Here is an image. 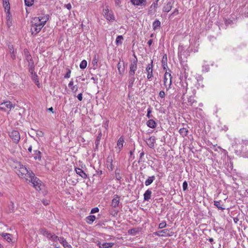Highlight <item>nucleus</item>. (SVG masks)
Wrapping results in <instances>:
<instances>
[{"mask_svg": "<svg viewBox=\"0 0 248 248\" xmlns=\"http://www.w3.org/2000/svg\"><path fill=\"white\" fill-rule=\"evenodd\" d=\"M31 23V31L32 34L36 35L38 33L44 26V22L43 23L40 22V19L38 17H34Z\"/></svg>", "mask_w": 248, "mask_h": 248, "instance_id": "obj_1", "label": "nucleus"}, {"mask_svg": "<svg viewBox=\"0 0 248 248\" xmlns=\"http://www.w3.org/2000/svg\"><path fill=\"white\" fill-rule=\"evenodd\" d=\"M40 232L42 234L46 236L49 239H51L53 241H55L58 239V237L54 234L51 233L45 228H42L40 230Z\"/></svg>", "mask_w": 248, "mask_h": 248, "instance_id": "obj_2", "label": "nucleus"}, {"mask_svg": "<svg viewBox=\"0 0 248 248\" xmlns=\"http://www.w3.org/2000/svg\"><path fill=\"white\" fill-rule=\"evenodd\" d=\"M9 136L12 139L13 142L18 143L20 139V135L17 130H13L9 132Z\"/></svg>", "mask_w": 248, "mask_h": 248, "instance_id": "obj_3", "label": "nucleus"}, {"mask_svg": "<svg viewBox=\"0 0 248 248\" xmlns=\"http://www.w3.org/2000/svg\"><path fill=\"white\" fill-rule=\"evenodd\" d=\"M29 177L31 178V182L32 183L33 186L35 187L36 189H38L37 187L39 188V185L40 184L41 182L39 179L35 177L34 174L32 172L29 173Z\"/></svg>", "mask_w": 248, "mask_h": 248, "instance_id": "obj_4", "label": "nucleus"}, {"mask_svg": "<svg viewBox=\"0 0 248 248\" xmlns=\"http://www.w3.org/2000/svg\"><path fill=\"white\" fill-rule=\"evenodd\" d=\"M14 107L15 105H13L10 101H5L0 104V109L3 111H6L7 109L10 110Z\"/></svg>", "mask_w": 248, "mask_h": 248, "instance_id": "obj_5", "label": "nucleus"}, {"mask_svg": "<svg viewBox=\"0 0 248 248\" xmlns=\"http://www.w3.org/2000/svg\"><path fill=\"white\" fill-rule=\"evenodd\" d=\"M137 69V61H134L130 63V70L129 71V76L132 77L134 76L135 71Z\"/></svg>", "mask_w": 248, "mask_h": 248, "instance_id": "obj_6", "label": "nucleus"}, {"mask_svg": "<svg viewBox=\"0 0 248 248\" xmlns=\"http://www.w3.org/2000/svg\"><path fill=\"white\" fill-rule=\"evenodd\" d=\"M23 51L25 59L28 62V64L34 63V62L32 59V56H31L29 50L25 48L24 49Z\"/></svg>", "mask_w": 248, "mask_h": 248, "instance_id": "obj_7", "label": "nucleus"}, {"mask_svg": "<svg viewBox=\"0 0 248 248\" xmlns=\"http://www.w3.org/2000/svg\"><path fill=\"white\" fill-rule=\"evenodd\" d=\"M153 60H151V63L148 64L146 67V70L147 73V78L150 79L153 77Z\"/></svg>", "mask_w": 248, "mask_h": 248, "instance_id": "obj_8", "label": "nucleus"}, {"mask_svg": "<svg viewBox=\"0 0 248 248\" xmlns=\"http://www.w3.org/2000/svg\"><path fill=\"white\" fill-rule=\"evenodd\" d=\"M103 13L104 14V16L107 20L109 21H113L115 20L113 15L109 12L108 8L104 9Z\"/></svg>", "mask_w": 248, "mask_h": 248, "instance_id": "obj_9", "label": "nucleus"}, {"mask_svg": "<svg viewBox=\"0 0 248 248\" xmlns=\"http://www.w3.org/2000/svg\"><path fill=\"white\" fill-rule=\"evenodd\" d=\"M120 196L117 195H115V197L112 199L111 202V205L114 208H116L118 206L120 202Z\"/></svg>", "mask_w": 248, "mask_h": 248, "instance_id": "obj_10", "label": "nucleus"}, {"mask_svg": "<svg viewBox=\"0 0 248 248\" xmlns=\"http://www.w3.org/2000/svg\"><path fill=\"white\" fill-rule=\"evenodd\" d=\"M146 143L150 148L154 147V143L155 142V137L152 136L146 140Z\"/></svg>", "mask_w": 248, "mask_h": 248, "instance_id": "obj_11", "label": "nucleus"}, {"mask_svg": "<svg viewBox=\"0 0 248 248\" xmlns=\"http://www.w3.org/2000/svg\"><path fill=\"white\" fill-rule=\"evenodd\" d=\"M75 170L77 174H78L82 178L86 179L87 178V175L82 169L78 168H76Z\"/></svg>", "mask_w": 248, "mask_h": 248, "instance_id": "obj_12", "label": "nucleus"}, {"mask_svg": "<svg viewBox=\"0 0 248 248\" xmlns=\"http://www.w3.org/2000/svg\"><path fill=\"white\" fill-rule=\"evenodd\" d=\"M8 48L9 49V52L11 54V58L13 60H15L16 58V52L15 51V50L14 49L13 46L11 44H9L8 45Z\"/></svg>", "mask_w": 248, "mask_h": 248, "instance_id": "obj_13", "label": "nucleus"}, {"mask_svg": "<svg viewBox=\"0 0 248 248\" xmlns=\"http://www.w3.org/2000/svg\"><path fill=\"white\" fill-rule=\"evenodd\" d=\"M33 155L35 160H38L39 161L41 160V153L40 151L37 150H34Z\"/></svg>", "mask_w": 248, "mask_h": 248, "instance_id": "obj_14", "label": "nucleus"}, {"mask_svg": "<svg viewBox=\"0 0 248 248\" xmlns=\"http://www.w3.org/2000/svg\"><path fill=\"white\" fill-rule=\"evenodd\" d=\"M124 143V139L123 137H121L117 143V147L119 148V152L121 151L122 148L123 147V144Z\"/></svg>", "mask_w": 248, "mask_h": 248, "instance_id": "obj_15", "label": "nucleus"}, {"mask_svg": "<svg viewBox=\"0 0 248 248\" xmlns=\"http://www.w3.org/2000/svg\"><path fill=\"white\" fill-rule=\"evenodd\" d=\"M7 22L6 24L8 28H10L12 25V15L10 13V12H7Z\"/></svg>", "mask_w": 248, "mask_h": 248, "instance_id": "obj_16", "label": "nucleus"}, {"mask_svg": "<svg viewBox=\"0 0 248 248\" xmlns=\"http://www.w3.org/2000/svg\"><path fill=\"white\" fill-rule=\"evenodd\" d=\"M146 1V0H130L132 4L136 6L140 5L145 2Z\"/></svg>", "mask_w": 248, "mask_h": 248, "instance_id": "obj_17", "label": "nucleus"}, {"mask_svg": "<svg viewBox=\"0 0 248 248\" xmlns=\"http://www.w3.org/2000/svg\"><path fill=\"white\" fill-rule=\"evenodd\" d=\"M96 217L93 215H90L86 217V221L87 223L91 224L95 219Z\"/></svg>", "mask_w": 248, "mask_h": 248, "instance_id": "obj_18", "label": "nucleus"}, {"mask_svg": "<svg viewBox=\"0 0 248 248\" xmlns=\"http://www.w3.org/2000/svg\"><path fill=\"white\" fill-rule=\"evenodd\" d=\"M179 132L180 135L183 137H185L187 135V134L188 132V130L187 128L184 127V128H180Z\"/></svg>", "mask_w": 248, "mask_h": 248, "instance_id": "obj_19", "label": "nucleus"}, {"mask_svg": "<svg viewBox=\"0 0 248 248\" xmlns=\"http://www.w3.org/2000/svg\"><path fill=\"white\" fill-rule=\"evenodd\" d=\"M152 191L150 189L147 190L144 194V200L148 201L151 198Z\"/></svg>", "mask_w": 248, "mask_h": 248, "instance_id": "obj_20", "label": "nucleus"}, {"mask_svg": "<svg viewBox=\"0 0 248 248\" xmlns=\"http://www.w3.org/2000/svg\"><path fill=\"white\" fill-rule=\"evenodd\" d=\"M19 171L22 174L28 175V176H29V173H31L27 168L23 165L20 167Z\"/></svg>", "mask_w": 248, "mask_h": 248, "instance_id": "obj_21", "label": "nucleus"}, {"mask_svg": "<svg viewBox=\"0 0 248 248\" xmlns=\"http://www.w3.org/2000/svg\"><path fill=\"white\" fill-rule=\"evenodd\" d=\"M161 62L164 69H165L166 67H167V57L166 54L163 56Z\"/></svg>", "mask_w": 248, "mask_h": 248, "instance_id": "obj_22", "label": "nucleus"}, {"mask_svg": "<svg viewBox=\"0 0 248 248\" xmlns=\"http://www.w3.org/2000/svg\"><path fill=\"white\" fill-rule=\"evenodd\" d=\"M135 78L134 76L132 77H129V79L128 80V87L129 88H132L133 86V83L135 81Z\"/></svg>", "mask_w": 248, "mask_h": 248, "instance_id": "obj_23", "label": "nucleus"}, {"mask_svg": "<svg viewBox=\"0 0 248 248\" xmlns=\"http://www.w3.org/2000/svg\"><path fill=\"white\" fill-rule=\"evenodd\" d=\"M168 232V230L164 229L162 231L156 232V235L161 236H166V234H167Z\"/></svg>", "mask_w": 248, "mask_h": 248, "instance_id": "obj_24", "label": "nucleus"}, {"mask_svg": "<svg viewBox=\"0 0 248 248\" xmlns=\"http://www.w3.org/2000/svg\"><path fill=\"white\" fill-rule=\"evenodd\" d=\"M172 4L170 2H168L167 4L164 6L163 11L165 12H169L171 9Z\"/></svg>", "mask_w": 248, "mask_h": 248, "instance_id": "obj_25", "label": "nucleus"}, {"mask_svg": "<svg viewBox=\"0 0 248 248\" xmlns=\"http://www.w3.org/2000/svg\"><path fill=\"white\" fill-rule=\"evenodd\" d=\"M3 5L5 10H7L8 12H9L10 6L8 0H3Z\"/></svg>", "mask_w": 248, "mask_h": 248, "instance_id": "obj_26", "label": "nucleus"}, {"mask_svg": "<svg viewBox=\"0 0 248 248\" xmlns=\"http://www.w3.org/2000/svg\"><path fill=\"white\" fill-rule=\"evenodd\" d=\"M124 40V38L122 35H119L117 37L115 41V43L117 46L122 44V41Z\"/></svg>", "mask_w": 248, "mask_h": 248, "instance_id": "obj_27", "label": "nucleus"}, {"mask_svg": "<svg viewBox=\"0 0 248 248\" xmlns=\"http://www.w3.org/2000/svg\"><path fill=\"white\" fill-rule=\"evenodd\" d=\"M2 236L4 238V239L6 240L8 242H10L12 241L11 238V234L9 233H3L1 234Z\"/></svg>", "mask_w": 248, "mask_h": 248, "instance_id": "obj_28", "label": "nucleus"}, {"mask_svg": "<svg viewBox=\"0 0 248 248\" xmlns=\"http://www.w3.org/2000/svg\"><path fill=\"white\" fill-rule=\"evenodd\" d=\"M39 19H40V22L42 23L44 22V25L46 24L47 21L49 19V15H46L44 17L39 16Z\"/></svg>", "mask_w": 248, "mask_h": 248, "instance_id": "obj_29", "label": "nucleus"}, {"mask_svg": "<svg viewBox=\"0 0 248 248\" xmlns=\"http://www.w3.org/2000/svg\"><path fill=\"white\" fill-rule=\"evenodd\" d=\"M214 205L219 209L221 210H223L225 209L224 208H223L221 205V201H214Z\"/></svg>", "mask_w": 248, "mask_h": 248, "instance_id": "obj_30", "label": "nucleus"}, {"mask_svg": "<svg viewBox=\"0 0 248 248\" xmlns=\"http://www.w3.org/2000/svg\"><path fill=\"white\" fill-rule=\"evenodd\" d=\"M139 232V229L133 228L128 231V233L131 235H135Z\"/></svg>", "mask_w": 248, "mask_h": 248, "instance_id": "obj_31", "label": "nucleus"}, {"mask_svg": "<svg viewBox=\"0 0 248 248\" xmlns=\"http://www.w3.org/2000/svg\"><path fill=\"white\" fill-rule=\"evenodd\" d=\"M147 125L149 127L155 128V121L153 119L149 120L147 122Z\"/></svg>", "mask_w": 248, "mask_h": 248, "instance_id": "obj_32", "label": "nucleus"}, {"mask_svg": "<svg viewBox=\"0 0 248 248\" xmlns=\"http://www.w3.org/2000/svg\"><path fill=\"white\" fill-rule=\"evenodd\" d=\"M114 243H111V242H105V243H104L102 244V248H111L114 245Z\"/></svg>", "mask_w": 248, "mask_h": 248, "instance_id": "obj_33", "label": "nucleus"}, {"mask_svg": "<svg viewBox=\"0 0 248 248\" xmlns=\"http://www.w3.org/2000/svg\"><path fill=\"white\" fill-rule=\"evenodd\" d=\"M154 176H152L151 177H149L145 182V184L146 186L150 185L154 181Z\"/></svg>", "mask_w": 248, "mask_h": 248, "instance_id": "obj_34", "label": "nucleus"}, {"mask_svg": "<svg viewBox=\"0 0 248 248\" xmlns=\"http://www.w3.org/2000/svg\"><path fill=\"white\" fill-rule=\"evenodd\" d=\"M87 65V62L86 60H84L81 61V62L80 63L79 67L81 69H85Z\"/></svg>", "mask_w": 248, "mask_h": 248, "instance_id": "obj_35", "label": "nucleus"}, {"mask_svg": "<svg viewBox=\"0 0 248 248\" xmlns=\"http://www.w3.org/2000/svg\"><path fill=\"white\" fill-rule=\"evenodd\" d=\"M29 71L31 74H33L34 72L35 65L34 63L28 64Z\"/></svg>", "mask_w": 248, "mask_h": 248, "instance_id": "obj_36", "label": "nucleus"}, {"mask_svg": "<svg viewBox=\"0 0 248 248\" xmlns=\"http://www.w3.org/2000/svg\"><path fill=\"white\" fill-rule=\"evenodd\" d=\"M24 2L26 6L30 7L33 4L34 0H24Z\"/></svg>", "mask_w": 248, "mask_h": 248, "instance_id": "obj_37", "label": "nucleus"}, {"mask_svg": "<svg viewBox=\"0 0 248 248\" xmlns=\"http://www.w3.org/2000/svg\"><path fill=\"white\" fill-rule=\"evenodd\" d=\"M9 209L10 212H13L14 211V204L12 202H10L9 205Z\"/></svg>", "mask_w": 248, "mask_h": 248, "instance_id": "obj_38", "label": "nucleus"}, {"mask_svg": "<svg viewBox=\"0 0 248 248\" xmlns=\"http://www.w3.org/2000/svg\"><path fill=\"white\" fill-rule=\"evenodd\" d=\"M224 22L226 26H228L229 25H231L232 24V20L230 19H224Z\"/></svg>", "mask_w": 248, "mask_h": 248, "instance_id": "obj_39", "label": "nucleus"}, {"mask_svg": "<svg viewBox=\"0 0 248 248\" xmlns=\"http://www.w3.org/2000/svg\"><path fill=\"white\" fill-rule=\"evenodd\" d=\"M101 136L102 135L101 134H100L99 136L97 137L96 139L95 143L96 146H97L99 144Z\"/></svg>", "mask_w": 248, "mask_h": 248, "instance_id": "obj_40", "label": "nucleus"}, {"mask_svg": "<svg viewBox=\"0 0 248 248\" xmlns=\"http://www.w3.org/2000/svg\"><path fill=\"white\" fill-rule=\"evenodd\" d=\"M37 78V75L35 74V73H34V77H33V79L35 80V83L37 85V86L38 87H40V86H39V85H40L39 82V80H38V78Z\"/></svg>", "mask_w": 248, "mask_h": 248, "instance_id": "obj_41", "label": "nucleus"}, {"mask_svg": "<svg viewBox=\"0 0 248 248\" xmlns=\"http://www.w3.org/2000/svg\"><path fill=\"white\" fill-rule=\"evenodd\" d=\"M71 72V70L69 69H67V73L65 74L64 78H69L70 77Z\"/></svg>", "mask_w": 248, "mask_h": 248, "instance_id": "obj_42", "label": "nucleus"}, {"mask_svg": "<svg viewBox=\"0 0 248 248\" xmlns=\"http://www.w3.org/2000/svg\"><path fill=\"white\" fill-rule=\"evenodd\" d=\"M187 183L186 181H184L183 183V189L184 191L186 190L187 189Z\"/></svg>", "mask_w": 248, "mask_h": 248, "instance_id": "obj_43", "label": "nucleus"}, {"mask_svg": "<svg viewBox=\"0 0 248 248\" xmlns=\"http://www.w3.org/2000/svg\"><path fill=\"white\" fill-rule=\"evenodd\" d=\"M64 248H72V246L66 242H64V244L62 245Z\"/></svg>", "mask_w": 248, "mask_h": 248, "instance_id": "obj_44", "label": "nucleus"}, {"mask_svg": "<svg viewBox=\"0 0 248 248\" xmlns=\"http://www.w3.org/2000/svg\"><path fill=\"white\" fill-rule=\"evenodd\" d=\"M99 208L98 207H95L91 210V213L94 214L99 212Z\"/></svg>", "mask_w": 248, "mask_h": 248, "instance_id": "obj_45", "label": "nucleus"}, {"mask_svg": "<svg viewBox=\"0 0 248 248\" xmlns=\"http://www.w3.org/2000/svg\"><path fill=\"white\" fill-rule=\"evenodd\" d=\"M166 222H162L159 224V228L162 229V228H164L165 227H166Z\"/></svg>", "mask_w": 248, "mask_h": 248, "instance_id": "obj_46", "label": "nucleus"}, {"mask_svg": "<svg viewBox=\"0 0 248 248\" xmlns=\"http://www.w3.org/2000/svg\"><path fill=\"white\" fill-rule=\"evenodd\" d=\"M71 89L72 92L76 93L78 91V87L77 85L73 86V87L71 88Z\"/></svg>", "mask_w": 248, "mask_h": 248, "instance_id": "obj_47", "label": "nucleus"}, {"mask_svg": "<svg viewBox=\"0 0 248 248\" xmlns=\"http://www.w3.org/2000/svg\"><path fill=\"white\" fill-rule=\"evenodd\" d=\"M42 202L45 205H47L49 203V201L46 199H43Z\"/></svg>", "mask_w": 248, "mask_h": 248, "instance_id": "obj_48", "label": "nucleus"}, {"mask_svg": "<svg viewBox=\"0 0 248 248\" xmlns=\"http://www.w3.org/2000/svg\"><path fill=\"white\" fill-rule=\"evenodd\" d=\"M151 112H152V111H151V109L150 108H149L147 110V117L148 118H150L152 117V115H150V113H151Z\"/></svg>", "mask_w": 248, "mask_h": 248, "instance_id": "obj_49", "label": "nucleus"}, {"mask_svg": "<svg viewBox=\"0 0 248 248\" xmlns=\"http://www.w3.org/2000/svg\"><path fill=\"white\" fill-rule=\"evenodd\" d=\"M168 75V73L166 72L164 76V84L166 86H167V83L168 82V79L167 78V75Z\"/></svg>", "mask_w": 248, "mask_h": 248, "instance_id": "obj_50", "label": "nucleus"}, {"mask_svg": "<svg viewBox=\"0 0 248 248\" xmlns=\"http://www.w3.org/2000/svg\"><path fill=\"white\" fill-rule=\"evenodd\" d=\"M159 95L161 98H164L165 95V93L163 91H161L160 92Z\"/></svg>", "mask_w": 248, "mask_h": 248, "instance_id": "obj_51", "label": "nucleus"}, {"mask_svg": "<svg viewBox=\"0 0 248 248\" xmlns=\"http://www.w3.org/2000/svg\"><path fill=\"white\" fill-rule=\"evenodd\" d=\"M57 239L59 240L60 243H61L62 245L64 244V242H66V240L63 237H61L60 239L59 238Z\"/></svg>", "mask_w": 248, "mask_h": 248, "instance_id": "obj_52", "label": "nucleus"}, {"mask_svg": "<svg viewBox=\"0 0 248 248\" xmlns=\"http://www.w3.org/2000/svg\"><path fill=\"white\" fill-rule=\"evenodd\" d=\"M121 63L120 62H119L117 64V68H118L119 72L120 74H121L123 72V71H121Z\"/></svg>", "mask_w": 248, "mask_h": 248, "instance_id": "obj_53", "label": "nucleus"}, {"mask_svg": "<svg viewBox=\"0 0 248 248\" xmlns=\"http://www.w3.org/2000/svg\"><path fill=\"white\" fill-rule=\"evenodd\" d=\"M77 98L79 101H82V93H80L77 95Z\"/></svg>", "mask_w": 248, "mask_h": 248, "instance_id": "obj_54", "label": "nucleus"}, {"mask_svg": "<svg viewBox=\"0 0 248 248\" xmlns=\"http://www.w3.org/2000/svg\"><path fill=\"white\" fill-rule=\"evenodd\" d=\"M64 6L68 10H70L72 8V6L71 5V4L69 3H68L67 4H65L64 5Z\"/></svg>", "mask_w": 248, "mask_h": 248, "instance_id": "obj_55", "label": "nucleus"}, {"mask_svg": "<svg viewBox=\"0 0 248 248\" xmlns=\"http://www.w3.org/2000/svg\"><path fill=\"white\" fill-rule=\"evenodd\" d=\"M174 232H169V231H168V232H167V234H166V236H172L173 234H174Z\"/></svg>", "mask_w": 248, "mask_h": 248, "instance_id": "obj_56", "label": "nucleus"}, {"mask_svg": "<svg viewBox=\"0 0 248 248\" xmlns=\"http://www.w3.org/2000/svg\"><path fill=\"white\" fill-rule=\"evenodd\" d=\"M98 62L97 60L96 59L95 56L94 57V58L93 60V65L97 64Z\"/></svg>", "mask_w": 248, "mask_h": 248, "instance_id": "obj_57", "label": "nucleus"}, {"mask_svg": "<svg viewBox=\"0 0 248 248\" xmlns=\"http://www.w3.org/2000/svg\"><path fill=\"white\" fill-rule=\"evenodd\" d=\"M73 84H74V82H73V79H72V80L70 81V82L69 83V84H68V86H69V87H71V88L72 87H73V86H74V85H73Z\"/></svg>", "mask_w": 248, "mask_h": 248, "instance_id": "obj_58", "label": "nucleus"}, {"mask_svg": "<svg viewBox=\"0 0 248 248\" xmlns=\"http://www.w3.org/2000/svg\"><path fill=\"white\" fill-rule=\"evenodd\" d=\"M169 77H170V80L169 81V86L170 87L171 84V75L170 74H169Z\"/></svg>", "mask_w": 248, "mask_h": 248, "instance_id": "obj_59", "label": "nucleus"}, {"mask_svg": "<svg viewBox=\"0 0 248 248\" xmlns=\"http://www.w3.org/2000/svg\"><path fill=\"white\" fill-rule=\"evenodd\" d=\"M37 135L40 137H42L44 135V133L41 131H39L38 132V133H37Z\"/></svg>", "mask_w": 248, "mask_h": 248, "instance_id": "obj_60", "label": "nucleus"}, {"mask_svg": "<svg viewBox=\"0 0 248 248\" xmlns=\"http://www.w3.org/2000/svg\"><path fill=\"white\" fill-rule=\"evenodd\" d=\"M121 3V0H115V3L116 5H119Z\"/></svg>", "mask_w": 248, "mask_h": 248, "instance_id": "obj_61", "label": "nucleus"}, {"mask_svg": "<svg viewBox=\"0 0 248 248\" xmlns=\"http://www.w3.org/2000/svg\"><path fill=\"white\" fill-rule=\"evenodd\" d=\"M160 24H161L160 22L158 20H156V28L157 27H160Z\"/></svg>", "mask_w": 248, "mask_h": 248, "instance_id": "obj_62", "label": "nucleus"}, {"mask_svg": "<svg viewBox=\"0 0 248 248\" xmlns=\"http://www.w3.org/2000/svg\"><path fill=\"white\" fill-rule=\"evenodd\" d=\"M153 42V39H150V40L148 41L147 44H148V45L149 46H150L152 44Z\"/></svg>", "mask_w": 248, "mask_h": 248, "instance_id": "obj_63", "label": "nucleus"}, {"mask_svg": "<svg viewBox=\"0 0 248 248\" xmlns=\"http://www.w3.org/2000/svg\"><path fill=\"white\" fill-rule=\"evenodd\" d=\"M102 244H101V243H100V242H99V243H97V245L98 246V247H99V248H102Z\"/></svg>", "mask_w": 248, "mask_h": 248, "instance_id": "obj_64", "label": "nucleus"}]
</instances>
